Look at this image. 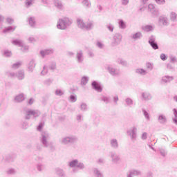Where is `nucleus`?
<instances>
[{"instance_id":"f704fd0d","label":"nucleus","mask_w":177,"mask_h":177,"mask_svg":"<svg viewBox=\"0 0 177 177\" xmlns=\"http://www.w3.org/2000/svg\"><path fill=\"white\" fill-rule=\"evenodd\" d=\"M37 171L41 172L45 169V165H44L41 163H39L37 165Z\"/></svg>"},{"instance_id":"774afa93","label":"nucleus","mask_w":177,"mask_h":177,"mask_svg":"<svg viewBox=\"0 0 177 177\" xmlns=\"http://www.w3.org/2000/svg\"><path fill=\"white\" fill-rule=\"evenodd\" d=\"M43 127H44V123H40L37 127V131H41V129H42Z\"/></svg>"},{"instance_id":"a19ab883","label":"nucleus","mask_w":177,"mask_h":177,"mask_svg":"<svg viewBox=\"0 0 177 177\" xmlns=\"http://www.w3.org/2000/svg\"><path fill=\"white\" fill-rule=\"evenodd\" d=\"M142 113H143L146 120H147L149 121L150 120V115H149V113L147 111H146V110H145V109L142 110Z\"/></svg>"},{"instance_id":"4c0bfd02","label":"nucleus","mask_w":177,"mask_h":177,"mask_svg":"<svg viewBox=\"0 0 177 177\" xmlns=\"http://www.w3.org/2000/svg\"><path fill=\"white\" fill-rule=\"evenodd\" d=\"M80 109H81L82 111H86V110H88V105H86V104H85V103H82L80 105Z\"/></svg>"},{"instance_id":"a211bd4d","label":"nucleus","mask_w":177,"mask_h":177,"mask_svg":"<svg viewBox=\"0 0 177 177\" xmlns=\"http://www.w3.org/2000/svg\"><path fill=\"white\" fill-rule=\"evenodd\" d=\"M142 37H143V35H142V32H138L134 33L131 35V39H134L135 41H136L138 39H140V38H142Z\"/></svg>"},{"instance_id":"2f4dec72","label":"nucleus","mask_w":177,"mask_h":177,"mask_svg":"<svg viewBox=\"0 0 177 177\" xmlns=\"http://www.w3.org/2000/svg\"><path fill=\"white\" fill-rule=\"evenodd\" d=\"M136 73L140 74V75H146V74H147V71L143 68L136 69Z\"/></svg>"},{"instance_id":"338daca9","label":"nucleus","mask_w":177,"mask_h":177,"mask_svg":"<svg viewBox=\"0 0 177 177\" xmlns=\"http://www.w3.org/2000/svg\"><path fill=\"white\" fill-rule=\"evenodd\" d=\"M76 118H77V121H79V122H80V121H82V115H77Z\"/></svg>"},{"instance_id":"c85d7f7f","label":"nucleus","mask_w":177,"mask_h":177,"mask_svg":"<svg viewBox=\"0 0 177 177\" xmlns=\"http://www.w3.org/2000/svg\"><path fill=\"white\" fill-rule=\"evenodd\" d=\"M93 174L96 177H104L103 174L97 169H93Z\"/></svg>"},{"instance_id":"09e8293b","label":"nucleus","mask_w":177,"mask_h":177,"mask_svg":"<svg viewBox=\"0 0 177 177\" xmlns=\"http://www.w3.org/2000/svg\"><path fill=\"white\" fill-rule=\"evenodd\" d=\"M4 56H6V57H10V56H12V52L8 50H5Z\"/></svg>"},{"instance_id":"7c9ffc66","label":"nucleus","mask_w":177,"mask_h":177,"mask_svg":"<svg viewBox=\"0 0 177 177\" xmlns=\"http://www.w3.org/2000/svg\"><path fill=\"white\" fill-rule=\"evenodd\" d=\"M55 6L58 9H63V4L62 3V1L59 0H55Z\"/></svg>"},{"instance_id":"423d86ee","label":"nucleus","mask_w":177,"mask_h":177,"mask_svg":"<svg viewBox=\"0 0 177 177\" xmlns=\"http://www.w3.org/2000/svg\"><path fill=\"white\" fill-rule=\"evenodd\" d=\"M77 137L74 136H66L62 138V139L60 140V143L61 145H68V143H75Z\"/></svg>"},{"instance_id":"864d4df0","label":"nucleus","mask_w":177,"mask_h":177,"mask_svg":"<svg viewBox=\"0 0 177 177\" xmlns=\"http://www.w3.org/2000/svg\"><path fill=\"white\" fill-rule=\"evenodd\" d=\"M146 67L147 68H148L149 70H153V64L148 62L146 64Z\"/></svg>"},{"instance_id":"e2e57ef3","label":"nucleus","mask_w":177,"mask_h":177,"mask_svg":"<svg viewBox=\"0 0 177 177\" xmlns=\"http://www.w3.org/2000/svg\"><path fill=\"white\" fill-rule=\"evenodd\" d=\"M14 20L12 18H7V22L8 24H13Z\"/></svg>"},{"instance_id":"bb28decb","label":"nucleus","mask_w":177,"mask_h":177,"mask_svg":"<svg viewBox=\"0 0 177 177\" xmlns=\"http://www.w3.org/2000/svg\"><path fill=\"white\" fill-rule=\"evenodd\" d=\"M139 175H142V172L139 170H132L130 171V174L128 176H138Z\"/></svg>"},{"instance_id":"c756f323","label":"nucleus","mask_w":177,"mask_h":177,"mask_svg":"<svg viewBox=\"0 0 177 177\" xmlns=\"http://www.w3.org/2000/svg\"><path fill=\"white\" fill-rule=\"evenodd\" d=\"M153 28L154 27L151 25H147L142 27V30H144V31H146L147 32H149V31H153Z\"/></svg>"},{"instance_id":"c9c22d12","label":"nucleus","mask_w":177,"mask_h":177,"mask_svg":"<svg viewBox=\"0 0 177 177\" xmlns=\"http://www.w3.org/2000/svg\"><path fill=\"white\" fill-rule=\"evenodd\" d=\"M29 24H30V26H31V27H35V18H34V17L29 18Z\"/></svg>"},{"instance_id":"603ef678","label":"nucleus","mask_w":177,"mask_h":177,"mask_svg":"<svg viewBox=\"0 0 177 177\" xmlns=\"http://www.w3.org/2000/svg\"><path fill=\"white\" fill-rule=\"evenodd\" d=\"M41 75H46L48 74V69L46 66H44L43 71L41 72Z\"/></svg>"},{"instance_id":"aec40b11","label":"nucleus","mask_w":177,"mask_h":177,"mask_svg":"<svg viewBox=\"0 0 177 177\" xmlns=\"http://www.w3.org/2000/svg\"><path fill=\"white\" fill-rule=\"evenodd\" d=\"M110 143H111V147L113 149H118V141L117 140V139L113 138L111 140Z\"/></svg>"},{"instance_id":"69168bd1","label":"nucleus","mask_w":177,"mask_h":177,"mask_svg":"<svg viewBox=\"0 0 177 177\" xmlns=\"http://www.w3.org/2000/svg\"><path fill=\"white\" fill-rule=\"evenodd\" d=\"M52 82V80L48 79L44 82L45 85H50V83Z\"/></svg>"},{"instance_id":"79ce46f5","label":"nucleus","mask_w":177,"mask_h":177,"mask_svg":"<svg viewBox=\"0 0 177 177\" xmlns=\"http://www.w3.org/2000/svg\"><path fill=\"white\" fill-rule=\"evenodd\" d=\"M106 28H108V30L111 31V32H113V31L114 30V25L109 24L108 25H106Z\"/></svg>"},{"instance_id":"72a5a7b5","label":"nucleus","mask_w":177,"mask_h":177,"mask_svg":"<svg viewBox=\"0 0 177 177\" xmlns=\"http://www.w3.org/2000/svg\"><path fill=\"white\" fill-rule=\"evenodd\" d=\"M118 24L120 28H122V30L127 28V25L125 24V22H124L122 19L119 20Z\"/></svg>"},{"instance_id":"de8ad7c7","label":"nucleus","mask_w":177,"mask_h":177,"mask_svg":"<svg viewBox=\"0 0 177 177\" xmlns=\"http://www.w3.org/2000/svg\"><path fill=\"white\" fill-rule=\"evenodd\" d=\"M70 101L72 102V103H75V102H77V95H71L70 96Z\"/></svg>"},{"instance_id":"6e6552de","label":"nucleus","mask_w":177,"mask_h":177,"mask_svg":"<svg viewBox=\"0 0 177 177\" xmlns=\"http://www.w3.org/2000/svg\"><path fill=\"white\" fill-rule=\"evenodd\" d=\"M12 45H16L17 46H21V51L22 52H27V50L28 49V46L24 45L23 41L21 40L16 39L12 41Z\"/></svg>"},{"instance_id":"7ed1b4c3","label":"nucleus","mask_w":177,"mask_h":177,"mask_svg":"<svg viewBox=\"0 0 177 177\" xmlns=\"http://www.w3.org/2000/svg\"><path fill=\"white\" fill-rule=\"evenodd\" d=\"M77 23L78 27H80V28H82L83 30H92V28H93V22L92 21L85 24L82 19H77Z\"/></svg>"},{"instance_id":"c03bdc74","label":"nucleus","mask_w":177,"mask_h":177,"mask_svg":"<svg viewBox=\"0 0 177 177\" xmlns=\"http://www.w3.org/2000/svg\"><path fill=\"white\" fill-rule=\"evenodd\" d=\"M88 77H83L82 78V85H85L86 84H88Z\"/></svg>"},{"instance_id":"49530a36","label":"nucleus","mask_w":177,"mask_h":177,"mask_svg":"<svg viewBox=\"0 0 177 177\" xmlns=\"http://www.w3.org/2000/svg\"><path fill=\"white\" fill-rule=\"evenodd\" d=\"M34 1L35 0H26V8H30V6L32 5V2H34Z\"/></svg>"},{"instance_id":"a18cd8bd","label":"nucleus","mask_w":177,"mask_h":177,"mask_svg":"<svg viewBox=\"0 0 177 177\" xmlns=\"http://www.w3.org/2000/svg\"><path fill=\"white\" fill-rule=\"evenodd\" d=\"M101 100H102V102H104V103H110V97H105L103 96Z\"/></svg>"},{"instance_id":"a878e982","label":"nucleus","mask_w":177,"mask_h":177,"mask_svg":"<svg viewBox=\"0 0 177 177\" xmlns=\"http://www.w3.org/2000/svg\"><path fill=\"white\" fill-rule=\"evenodd\" d=\"M15 100L17 103H20L24 100V94H19L17 95L15 98Z\"/></svg>"},{"instance_id":"f3484780","label":"nucleus","mask_w":177,"mask_h":177,"mask_svg":"<svg viewBox=\"0 0 177 177\" xmlns=\"http://www.w3.org/2000/svg\"><path fill=\"white\" fill-rule=\"evenodd\" d=\"M108 71L111 75H118L120 74V70L113 68V67L109 66Z\"/></svg>"},{"instance_id":"6e6d98bb","label":"nucleus","mask_w":177,"mask_h":177,"mask_svg":"<svg viewBox=\"0 0 177 177\" xmlns=\"http://www.w3.org/2000/svg\"><path fill=\"white\" fill-rule=\"evenodd\" d=\"M7 174H8L9 175H13V174H16V170H15L14 169H10L7 171Z\"/></svg>"},{"instance_id":"cd10ccee","label":"nucleus","mask_w":177,"mask_h":177,"mask_svg":"<svg viewBox=\"0 0 177 177\" xmlns=\"http://www.w3.org/2000/svg\"><path fill=\"white\" fill-rule=\"evenodd\" d=\"M16 30V26H9L8 28H6L3 32H13Z\"/></svg>"},{"instance_id":"5fc2aeb1","label":"nucleus","mask_w":177,"mask_h":177,"mask_svg":"<svg viewBox=\"0 0 177 177\" xmlns=\"http://www.w3.org/2000/svg\"><path fill=\"white\" fill-rule=\"evenodd\" d=\"M50 70H52L53 71L56 70V63L53 62L50 65Z\"/></svg>"},{"instance_id":"f257e3e1","label":"nucleus","mask_w":177,"mask_h":177,"mask_svg":"<svg viewBox=\"0 0 177 177\" xmlns=\"http://www.w3.org/2000/svg\"><path fill=\"white\" fill-rule=\"evenodd\" d=\"M73 24L71 19L68 17L60 19L57 24V28L58 30H66L67 27H69L71 24Z\"/></svg>"},{"instance_id":"680f3d73","label":"nucleus","mask_w":177,"mask_h":177,"mask_svg":"<svg viewBox=\"0 0 177 177\" xmlns=\"http://www.w3.org/2000/svg\"><path fill=\"white\" fill-rule=\"evenodd\" d=\"M160 59H161V60H163V61L167 60V55H165V54H164V53L161 54Z\"/></svg>"},{"instance_id":"4d7b16f0","label":"nucleus","mask_w":177,"mask_h":177,"mask_svg":"<svg viewBox=\"0 0 177 177\" xmlns=\"http://www.w3.org/2000/svg\"><path fill=\"white\" fill-rule=\"evenodd\" d=\"M160 153L162 157H165L167 156V152L165 149H160Z\"/></svg>"},{"instance_id":"b1692460","label":"nucleus","mask_w":177,"mask_h":177,"mask_svg":"<svg viewBox=\"0 0 177 177\" xmlns=\"http://www.w3.org/2000/svg\"><path fill=\"white\" fill-rule=\"evenodd\" d=\"M174 80V77L172 76H165L162 78V82L167 84V82H171Z\"/></svg>"},{"instance_id":"dca6fc26","label":"nucleus","mask_w":177,"mask_h":177,"mask_svg":"<svg viewBox=\"0 0 177 177\" xmlns=\"http://www.w3.org/2000/svg\"><path fill=\"white\" fill-rule=\"evenodd\" d=\"M35 61L34 59L30 60L28 66V71L32 73L35 68Z\"/></svg>"},{"instance_id":"4468645a","label":"nucleus","mask_w":177,"mask_h":177,"mask_svg":"<svg viewBox=\"0 0 177 177\" xmlns=\"http://www.w3.org/2000/svg\"><path fill=\"white\" fill-rule=\"evenodd\" d=\"M159 23L162 24V26H169V21H168V18L167 17L160 16L159 17Z\"/></svg>"},{"instance_id":"5701e85b","label":"nucleus","mask_w":177,"mask_h":177,"mask_svg":"<svg viewBox=\"0 0 177 177\" xmlns=\"http://www.w3.org/2000/svg\"><path fill=\"white\" fill-rule=\"evenodd\" d=\"M158 121L160 124H165L167 122V117L164 115H159Z\"/></svg>"},{"instance_id":"e433bc0d","label":"nucleus","mask_w":177,"mask_h":177,"mask_svg":"<svg viewBox=\"0 0 177 177\" xmlns=\"http://www.w3.org/2000/svg\"><path fill=\"white\" fill-rule=\"evenodd\" d=\"M125 102L127 106H132V104H133V100H132L131 98H127L125 100Z\"/></svg>"},{"instance_id":"6ab92c4d","label":"nucleus","mask_w":177,"mask_h":177,"mask_svg":"<svg viewBox=\"0 0 177 177\" xmlns=\"http://www.w3.org/2000/svg\"><path fill=\"white\" fill-rule=\"evenodd\" d=\"M76 57L78 63H82V62H84V53L82 50L77 52Z\"/></svg>"},{"instance_id":"20e7f679","label":"nucleus","mask_w":177,"mask_h":177,"mask_svg":"<svg viewBox=\"0 0 177 177\" xmlns=\"http://www.w3.org/2000/svg\"><path fill=\"white\" fill-rule=\"evenodd\" d=\"M41 142L42 145L45 147H49V139H50V136L49 135V133L44 131L41 133Z\"/></svg>"},{"instance_id":"2eb2a0df","label":"nucleus","mask_w":177,"mask_h":177,"mask_svg":"<svg viewBox=\"0 0 177 177\" xmlns=\"http://www.w3.org/2000/svg\"><path fill=\"white\" fill-rule=\"evenodd\" d=\"M92 86H93V89H95V91H97V92H102V86H100V84H99L96 81L93 82Z\"/></svg>"},{"instance_id":"0eeeda50","label":"nucleus","mask_w":177,"mask_h":177,"mask_svg":"<svg viewBox=\"0 0 177 177\" xmlns=\"http://www.w3.org/2000/svg\"><path fill=\"white\" fill-rule=\"evenodd\" d=\"M122 40V36L120 33H116L113 37V41L111 43L112 46H117L121 44Z\"/></svg>"},{"instance_id":"393cba45","label":"nucleus","mask_w":177,"mask_h":177,"mask_svg":"<svg viewBox=\"0 0 177 177\" xmlns=\"http://www.w3.org/2000/svg\"><path fill=\"white\" fill-rule=\"evenodd\" d=\"M171 21L174 23L177 21V14L175 12H171L169 15Z\"/></svg>"},{"instance_id":"9b49d317","label":"nucleus","mask_w":177,"mask_h":177,"mask_svg":"<svg viewBox=\"0 0 177 177\" xmlns=\"http://www.w3.org/2000/svg\"><path fill=\"white\" fill-rule=\"evenodd\" d=\"M149 44L152 46L153 49L158 48V44L156 42V37L151 36L149 37Z\"/></svg>"},{"instance_id":"bf43d9fd","label":"nucleus","mask_w":177,"mask_h":177,"mask_svg":"<svg viewBox=\"0 0 177 177\" xmlns=\"http://www.w3.org/2000/svg\"><path fill=\"white\" fill-rule=\"evenodd\" d=\"M141 139H142V140H146V139H147V133H143L142 134Z\"/></svg>"},{"instance_id":"f03ea898","label":"nucleus","mask_w":177,"mask_h":177,"mask_svg":"<svg viewBox=\"0 0 177 177\" xmlns=\"http://www.w3.org/2000/svg\"><path fill=\"white\" fill-rule=\"evenodd\" d=\"M69 166L71 168H74L73 172H78V169H85V165L84 163L79 162L78 160H74L69 162Z\"/></svg>"},{"instance_id":"39448f33","label":"nucleus","mask_w":177,"mask_h":177,"mask_svg":"<svg viewBox=\"0 0 177 177\" xmlns=\"http://www.w3.org/2000/svg\"><path fill=\"white\" fill-rule=\"evenodd\" d=\"M31 115L35 118H37V117H39V115H41V112L37 110L28 109L26 112V120H30L31 118Z\"/></svg>"},{"instance_id":"412c9836","label":"nucleus","mask_w":177,"mask_h":177,"mask_svg":"<svg viewBox=\"0 0 177 177\" xmlns=\"http://www.w3.org/2000/svg\"><path fill=\"white\" fill-rule=\"evenodd\" d=\"M53 53V50H45L40 51L41 56L45 57L47 55H52Z\"/></svg>"},{"instance_id":"f8f14e48","label":"nucleus","mask_w":177,"mask_h":177,"mask_svg":"<svg viewBox=\"0 0 177 177\" xmlns=\"http://www.w3.org/2000/svg\"><path fill=\"white\" fill-rule=\"evenodd\" d=\"M10 75L11 77H17L18 80H24V71H19L18 73L15 75V73H10Z\"/></svg>"},{"instance_id":"0e129e2a","label":"nucleus","mask_w":177,"mask_h":177,"mask_svg":"<svg viewBox=\"0 0 177 177\" xmlns=\"http://www.w3.org/2000/svg\"><path fill=\"white\" fill-rule=\"evenodd\" d=\"M128 3H129V0H122V5L125 6L128 5Z\"/></svg>"},{"instance_id":"1a4fd4ad","label":"nucleus","mask_w":177,"mask_h":177,"mask_svg":"<svg viewBox=\"0 0 177 177\" xmlns=\"http://www.w3.org/2000/svg\"><path fill=\"white\" fill-rule=\"evenodd\" d=\"M111 159L113 164H119L121 162V158L117 154V153L112 151L110 153Z\"/></svg>"},{"instance_id":"ea45409f","label":"nucleus","mask_w":177,"mask_h":177,"mask_svg":"<svg viewBox=\"0 0 177 177\" xmlns=\"http://www.w3.org/2000/svg\"><path fill=\"white\" fill-rule=\"evenodd\" d=\"M118 63L119 64H121L122 66H124L127 65V63L126 62V61L122 59H118Z\"/></svg>"},{"instance_id":"13d9d810","label":"nucleus","mask_w":177,"mask_h":177,"mask_svg":"<svg viewBox=\"0 0 177 177\" xmlns=\"http://www.w3.org/2000/svg\"><path fill=\"white\" fill-rule=\"evenodd\" d=\"M169 59H170L171 63H175V62H176V57H175L174 55H170Z\"/></svg>"},{"instance_id":"ddd939ff","label":"nucleus","mask_w":177,"mask_h":177,"mask_svg":"<svg viewBox=\"0 0 177 177\" xmlns=\"http://www.w3.org/2000/svg\"><path fill=\"white\" fill-rule=\"evenodd\" d=\"M138 129L136 127H133L131 130L128 131V133L131 136L132 140H136V132Z\"/></svg>"},{"instance_id":"9d476101","label":"nucleus","mask_w":177,"mask_h":177,"mask_svg":"<svg viewBox=\"0 0 177 177\" xmlns=\"http://www.w3.org/2000/svg\"><path fill=\"white\" fill-rule=\"evenodd\" d=\"M148 10L151 12L153 16H160V12L158 11V9H157L153 4H149L148 6Z\"/></svg>"},{"instance_id":"37998d69","label":"nucleus","mask_w":177,"mask_h":177,"mask_svg":"<svg viewBox=\"0 0 177 177\" xmlns=\"http://www.w3.org/2000/svg\"><path fill=\"white\" fill-rule=\"evenodd\" d=\"M82 3L84 6L87 7V8H91V2H89V1L88 0H84L82 1Z\"/></svg>"},{"instance_id":"473e14b6","label":"nucleus","mask_w":177,"mask_h":177,"mask_svg":"<svg viewBox=\"0 0 177 177\" xmlns=\"http://www.w3.org/2000/svg\"><path fill=\"white\" fill-rule=\"evenodd\" d=\"M56 174H57V175H58L59 176H61V177L66 176V175L64 174V171L62 169H59V168L56 169Z\"/></svg>"},{"instance_id":"4be33fe9","label":"nucleus","mask_w":177,"mask_h":177,"mask_svg":"<svg viewBox=\"0 0 177 177\" xmlns=\"http://www.w3.org/2000/svg\"><path fill=\"white\" fill-rule=\"evenodd\" d=\"M142 100H150L151 99V95L149 93L144 92L142 93Z\"/></svg>"},{"instance_id":"58836bf2","label":"nucleus","mask_w":177,"mask_h":177,"mask_svg":"<svg viewBox=\"0 0 177 177\" xmlns=\"http://www.w3.org/2000/svg\"><path fill=\"white\" fill-rule=\"evenodd\" d=\"M55 95H57V96H63V95H64V92L58 88L55 91Z\"/></svg>"},{"instance_id":"3c124183","label":"nucleus","mask_w":177,"mask_h":177,"mask_svg":"<svg viewBox=\"0 0 177 177\" xmlns=\"http://www.w3.org/2000/svg\"><path fill=\"white\" fill-rule=\"evenodd\" d=\"M96 46L100 49H103V48H104V44H103V43H102L100 41H97Z\"/></svg>"},{"instance_id":"8fccbe9b","label":"nucleus","mask_w":177,"mask_h":177,"mask_svg":"<svg viewBox=\"0 0 177 177\" xmlns=\"http://www.w3.org/2000/svg\"><path fill=\"white\" fill-rule=\"evenodd\" d=\"M20 66H21V62H17L12 65V68H14V70H16V68H19Z\"/></svg>"},{"instance_id":"052dcab7","label":"nucleus","mask_w":177,"mask_h":177,"mask_svg":"<svg viewBox=\"0 0 177 177\" xmlns=\"http://www.w3.org/2000/svg\"><path fill=\"white\" fill-rule=\"evenodd\" d=\"M156 2L158 5H164V3H165V0H156Z\"/></svg>"}]
</instances>
